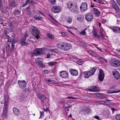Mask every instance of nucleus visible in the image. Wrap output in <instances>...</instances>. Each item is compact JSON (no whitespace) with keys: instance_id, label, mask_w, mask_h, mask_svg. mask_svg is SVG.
<instances>
[{"instance_id":"4","label":"nucleus","mask_w":120,"mask_h":120,"mask_svg":"<svg viewBox=\"0 0 120 120\" xmlns=\"http://www.w3.org/2000/svg\"><path fill=\"white\" fill-rule=\"evenodd\" d=\"M31 54L33 56H37L43 55L44 53L42 48H38L35 49L31 52Z\"/></svg>"},{"instance_id":"31","label":"nucleus","mask_w":120,"mask_h":120,"mask_svg":"<svg viewBox=\"0 0 120 120\" xmlns=\"http://www.w3.org/2000/svg\"><path fill=\"white\" fill-rule=\"evenodd\" d=\"M84 77L86 78H88L90 76V72L89 71L84 72L83 73Z\"/></svg>"},{"instance_id":"54","label":"nucleus","mask_w":120,"mask_h":120,"mask_svg":"<svg viewBox=\"0 0 120 120\" xmlns=\"http://www.w3.org/2000/svg\"><path fill=\"white\" fill-rule=\"evenodd\" d=\"M38 12L42 15H44V13L41 11H38Z\"/></svg>"},{"instance_id":"64","label":"nucleus","mask_w":120,"mask_h":120,"mask_svg":"<svg viewBox=\"0 0 120 120\" xmlns=\"http://www.w3.org/2000/svg\"><path fill=\"white\" fill-rule=\"evenodd\" d=\"M44 71H45V72L46 74L48 73V71L47 70H44Z\"/></svg>"},{"instance_id":"47","label":"nucleus","mask_w":120,"mask_h":120,"mask_svg":"<svg viewBox=\"0 0 120 120\" xmlns=\"http://www.w3.org/2000/svg\"><path fill=\"white\" fill-rule=\"evenodd\" d=\"M116 118L117 120H120V114H118L116 116Z\"/></svg>"},{"instance_id":"60","label":"nucleus","mask_w":120,"mask_h":120,"mask_svg":"<svg viewBox=\"0 0 120 120\" xmlns=\"http://www.w3.org/2000/svg\"><path fill=\"white\" fill-rule=\"evenodd\" d=\"M27 4H28L26 2L25 4H23L22 5V6L23 7H24L25 6H26V5H27Z\"/></svg>"},{"instance_id":"25","label":"nucleus","mask_w":120,"mask_h":120,"mask_svg":"<svg viewBox=\"0 0 120 120\" xmlns=\"http://www.w3.org/2000/svg\"><path fill=\"white\" fill-rule=\"evenodd\" d=\"M8 98H9L8 96H6L5 95H4V98L5 101L4 105V106H6L7 107H8Z\"/></svg>"},{"instance_id":"5","label":"nucleus","mask_w":120,"mask_h":120,"mask_svg":"<svg viewBox=\"0 0 120 120\" xmlns=\"http://www.w3.org/2000/svg\"><path fill=\"white\" fill-rule=\"evenodd\" d=\"M110 64L113 67H117L120 66V62L115 59H111L110 61Z\"/></svg>"},{"instance_id":"24","label":"nucleus","mask_w":120,"mask_h":120,"mask_svg":"<svg viewBox=\"0 0 120 120\" xmlns=\"http://www.w3.org/2000/svg\"><path fill=\"white\" fill-rule=\"evenodd\" d=\"M65 20L67 23H70L72 21L73 17L72 16H67L66 17Z\"/></svg>"},{"instance_id":"49","label":"nucleus","mask_w":120,"mask_h":120,"mask_svg":"<svg viewBox=\"0 0 120 120\" xmlns=\"http://www.w3.org/2000/svg\"><path fill=\"white\" fill-rule=\"evenodd\" d=\"M48 64L50 66H52L54 65L53 63V62H49L48 63Z\"/></svg>"},{"instance_id":"27","label":"nucleus","mask_w":120,"mask_h":120,"mask_svg":"<svg viewBox=\"0 0 120 120\" xmlns=\"http://www.w3.org/2000/svg\"><path fill=\"white\" fill-rule=\"evenodd\" d=\"M14 113L15 115L16 116H17L19 115L20 112L19 110L16 108L14 107L13 109Z\"/></svg>"},{"instance_id":"63","label":"nucleus","mask_w":120,"mask_h":120,"mask_svg":"<svg viewBox=\"0 0 120 120\" xmlns=\"http://www.w3.org/2000/svg\"><path fill=\"white\" fill-rule=\"evenodd\" d=\"M71 106H70V105L69 104H68L67 105V108H70V107H71Z\"/></svg>"},{"instance_id":"37","label":"nucleus","mask_w":120,"mask_h":120,"mask_svg":"<svg viewBox=\"0 0 120 120\" xmlns=\"http://www.w3.org/2000/svg\"><path fill=\"white\" fill-rule=\"evenodd\" d=\"M88 52L89 53V54H90L93 55L94 56H96V54H95V53L92 51L91 50H89L88 51Z\"/></svg>"},{"instance_id":"56","label":"nucleus","mask_w":120,"mask_h":120,"mask_svg":"<svg viewBox=\"0 0 120 120\" xmlns=\"http://www.w3.org/2000/svg\"><path fill=\"white\" fill-rule=\"evenodd\" d=\"M49 17H50V18H51V19H53V20H54V17H53L52 15H49Z\"/></svg>"},{"instance_id":"17","label":"nucleus","mask_w":120,"mask_h":120,"mask_svg":"<svg viewBox=\"0 0 120 120\" xmlns=\"http://www.w3.org/2000/svg\"><path fill=\"white\" fill-rule=\"evenodd\" d=\"M65 42L63 41H60L59 42L57 45V47L59 48L64 50V49L65 47Z\"/></svg>"},{"instance_id":"34","label":"nucleus","mask_w":120,"mask_h":120,"mask_svg":"<svg viewBox=\"0 0 120 120\" xmlns=\"http://www.w3.org/2000/svg\"><path fill=\"white\" fill-rule=\"evenodd\" d=\"M47 36L49 38L52 39H54V36L50 33L48 34H47Z\"/></svg>"},{"instance_id":"13","label":"nucleus","mask_w":120,"mask_h":120,"mask_svg":"<svg viewBox=\"0 0 120 120\" xmlns=\"http://www.w3.org/2000/svg\"><path fill=\"white\" fill-rule=\"evenodd\" d=\"M109 28L112 29L113 31L116 33H120V27L117 26H110Z\"/></svg>"},{"instance_id":"11","label":"nucleus","mask_w":120,"mask_h":120,"mask_svg":"<svg viewBox=\"0 0 120 120\" xmlns=\"http://www.w3.org/2000/svg\"><path fill=\"white\" fill-rule=\"evenodd\" d=\"M80 9L81 11L82 12L86 11L87 9V4L85 2L82 3L80 7Z\"/></svg>"},{"instance_id":"53","label":"nucleus","mask_w":120,"mask_h":120,"mask_svg":"<svg viewBox=\"0 0 120 120\" xmlns=\"http://www.w3.org/2000/svg\"><path fill=\"white\" fill-rule=\"evenodd\" d=\"M116 3L119 5L120 6V0H117Z\"/></svg>"},{"instance_id":"44","label":"nucleus","mask_w":120,"mask_h":120,"mask_svg":"<svg viewBox=\"0 0 120 120\" xmlns=\"http://www.w3.org/2000/svg\"><path fill=\"white\" fill-rule=\"evenodd\" d=\"M99 34L102 38H105V36L101 31L100 32Z\"/></svg>"},{"instance_id":"50","label":"nucleus","mask_w":120,"mask_h":120,"mask_svg":"<svg viewBox=\"0 0 120 120\" xmlns=\"http://www.w3.org/2000/svg\"><path fill=\"white\" fill-rule=\"evenodd\" d=\"M50 1L52 4H54L56 3V0H50Z\"/></svg>"},{"instance_id":"43","label":"nucleus","mask_w":120,"mask_h":120,"mask_svg":"<svg viewBox=\"0 0 120 120\" xmlns=\"http://www.w3.org/2000/svg\"><path fill=\"white\" fill-rule=\"evenodd\" d=\"M15 14L16 15H19L21 14V12L19 10H17L15 11Z\"/></svg>"},{"instance_id":"59","label":"nucleus","mask_w":120,"mask_h":120,"mask_svg":"<svg viewBox=\"0 0 120 120\" xmlns=\"http://www.w3.org/2000/svg\"><path fill=\"white\" fill-rule=\"evenodd\" d=\"M10 47V45L8 44V45H7L6 46V48L7 49H9V47Z\"/></svg>"},{"instance_id":"16","label":"nucleus","mask_w":120,"mask_h":120,"mask_svg":"<svg viewBox=\"0 0 120 120\" xmlns=\"http://www.w3.org/2000/svg\"><path fill=\"white\" fill-rule=\"evenodd\" d=\"M112 7L117 12H119L120 11V9L116 3L113 0L112 1Z\"/></svg>"},{"instance_id":"12","label":"nucleus","mask_w":120,"mask_h":120,"mask_svg":"<svg viewBox=\"0 0 120 120\" xmlns=\"http://www.w3.org/2000/svg\"><path fill=\"white\" fill-rule=\"evenodd\" d=\"M85 18L87 21L90 22L93 20V16L91 13H88L86 15Z\"/></svg>"},{"instance_id":"40","label":"nucleus","mask_w":120,"mask_h":120,"mask_svg":"<svg viewBox=\"0 0 120 120\" xmlns=\"http://www.w3.org/2000/svg\"><path fill=\"white\" fill-rule=\"evenodd\" d=\"M80 44L86 47L87 46V45L86 44L82 41L80 42Z\"/></svg>"},{"instance_id":"41","label":"nucleus","mask_w":120,"mask_h":120,"mask_svg":"<svg viewBox=\"0 0 120 120\" xmlns=\"http://www.w3.org/2000/svg\"><path fill=\"white\" fill-rule=\"evenodd\" d=\"M44 112H40L41 114L40 115V116L39 118H43L44 117Z\"/></svg>"},{"instance_id":"1","label":"nucleus","mask_w":120,"mask_h":120,"mask_svg":"<svg viewBox=\"0 0 120 120\" xmlns=\"http://www.w3.org/2000/svg\"><path fill=\"white\" fill-rule=\"evenodd\" d=\"M67 6L71 12L75 14L78 13V9L76 4H73L71 2H69L67 3Z\"/></svg>"},{"instance_id":"48","label":"nucleus","mask_w":120,"mask_h":120,"mask_svg":"<svg viewBox=\"0 0 120 120\" xmlns=\"http://www.w3.org/2000/svg\"><path fill=\"white\" fill-rule=\"evenodd\" d=\"M95 95L96 96L99 97L100 96L102 95V94L100 93H97Z\"/></svg>"},{"instance_id":"57","label":"nucleus","mask_w":120,"mask_h":120,"mask_svg":"<svg viewBox=\"0 0 120 120\" xmlns=\"http://www.w3.org/2000/svg\"><path fill=\"white\" fill-rule=\"evenodd\" d=\"M94 118L96 119H97L98 120H99V116H95Z\"/></svg>"},{"instance_id":"8","label":"nucleus","mask_w":120,"mask_h":120,"mask_svg":"<svg viewBox=\"0 0 120 120\" xmlns=\"http://www.w3.org/2000/svg\"><path fill=\"white\" fill-rule=\"evenodd\" d=\"M8 108L6 106H4L3 111V113L2 115V117L4 119L8 117Z\"/></svg>"},{"instance_id":"2","label":"nucleus","mask_w":120,"mask_h":120,"mask_svg":"<svg viewBox=\"0 0 120 120\" xmlns=\"http://www.w3.org/2000/svg\"><path fill=\"white\" fill-rule=\"evenodd\" d=\"M31 28L32 29V33L33 35L35 36L37 39H39L40 38L39 36L40 33L37 27L33 26H31Z\"/></svg>"},{"instance_id":"7","label":"nucleus","mask_w":120,"mask_h":120,"mask_svg":"<svg viewBox=\"0 0 120 120\" xmlns=\"http://www.w3.org/2000/svg\"><path fill=\"white\" fill-rule=\"evenodd\" d=\"M88 91L92 92H98L100 91L99 88L96 86H93L87 89Z\"/></svg>"},{"instance_id":"14","label":"nucleus","mask_w":120,"mask_h":120,"mask_svg":"<svg viewBox=\"0 0 120 120\" xmlns=\"http://www.w3.org/2000/svg\"><path fill=\"white\" fill-rule=\"evenodd\" d=\"M60 76L63 78H67L69 77V74L66 71H61L60 72Z\"/></svg>"},{"instance_id":"46","label":"nucleus","mask_w":120,"mask_h":120,"mask_svg":"<svg viewBox=\"0 0 120 120\" xmlns=\"http://www.w3.org/2000/svg\"><path fill=\"white\" fill-rule=\"evenodd\" d=\"M98 59L101 62H103L104 61V58L101 57H99L98 58Z\"/></svg>"},{"instance_id":"30","label":"nucleus","mask_w":120,"mask_h":120,"mask_svg":"<svg viewBox=\"0 0 120 120\" xmlns=\"http://www.w3.org/2000/svg\"><path fill=\"white\" fill-rule=\"evenodd\" d=\"M92 32L94 37H97L98 38H99L100 37V36L97 34L96 30L94 29V30L92 31Z\"/></svg>"},{"instance_id":"6","label":"nucleus","mask_w":120,"mask_h":120,"mask_svg":"<svg viewBox=\"0 0 120 120\" xmlns=\"http://www.w3.org/2000/svg\"><path fill=\"white\" fill-rule=\"evenodd\" d=\"M37 96L38 98L41 100L42 103L45 102L48 98H47L45 97L44 95L41 93L38 94Z\"/></svg>"},{"instance_id":"45","label":"nucleus","mask_w":120,"mask_h":120,"mask_svg":"<svg viewBox=\"0 0 120 120\" xmlns=\"http://www.w3.org/2000/svg\"><path fill=\"white\" fill-rule=\"evenodd\" d=\"M24 34V37L23 38H25L26 39L27 37L28 36V34L26 32H25Z\"/></svg>"},{"instance_id":"3","label":"nucleus","mask_w":120,"mask_h":120,"mask_svg":"<svg viewBox=\"0 0 120 120\" xmlns=\"http://www.w3.org/2000/svg\"><path fill=\"white\" fill-rule=\"evenodd\" d=\"M11 37L10 36L8 39V42L10 41L12 47L9 50L10 52H12L15 49V44L17 42L15 40H14L15 37L13 34L11 35Z\"/></svg>"},{"instance_id":"38","label":"nucleus","mask_w":120,"mask_h":120,"mask_svg":"<svg viewBox=\"0 0 120 120\" xmlns=\"http://www.w3.org/2000/svg\"><path fill=\"white\" fill-rule=\"evenodd\" d=\"M77 18L80 21L83 20L84 19L83 17L80 15Z\"/></svg>"},{"instance_id":"26","label":"nucleus","mask_w":120,"mask_h":120,"mask_svg":"<svg viewBox=\"0 0 120 120\" xmlns=\"http://www.w3.org/2000/svg\"><path fill=\"white\" fill-rule=\"evenodd\" d=\"M26 39L25 38H22V39L20 40V44L24 46H27L28 45V44L27 42H26Z\"/></svg>"},{"instance_id":"21","label":"nucleus","mask_w":120,"mask_h":120,"mask_svg":"<svg viewBox=\"0 0 120 120\" xmlns=\"http://www.w3.org/2000/svg\"><path fill=\"white\" fill-rule=\"evenodd\" d=\"M93 13L98 17L100 16L101 13L100 11L97 8H93Z\"/></svg>"},{"instance_id":"15","label":"nucleus","mask_w":120,"mask_h":120,"mask_svg":"<svg viewBox=\"0 0 120 120\" xmlns=\"http://www.w3.org/2000/svg\"><path fill=\"white\" fill-rule=\"evenodd\" d=\"M52 11L54 13H57L60 12L61 10V8L59 7L55 6L52 7Z\"/></svg>"},{"instance_id":"36","label":"nucleus","mask_w":120,"mask_h":120,"mask_svg":"<svg viewBox=\"0 0 120 120\" xmlns=\"http://www.w3.org/2000/svg\"><path fill=\"white\" fill-rule=\"evenodd\" d=\"M51 79H49L47 80L48 82L50 83L53 84L55 83V82L54 80H51Z\"/></svg>"},{"instance_id":"62","label":"nucleus","mask_w":120,"mask_h":120,"mask_svg":"<svg viewBox=\"0 0 120 120\" xmlns=\"http://www.w3.org/2000/svg\"><path fill=\"white\" fill-rule=\"evenodd\" d=\"M98 3L100 4H101L102 2L100 0H98Z\"/></svg>"},{"instance_id":"58","label":"nucleus","mask_w":120,"mask_h":120,"mask_svg":"<svg viewBox=\"0 0 120 120\" xmlns=\"http://www.w3.org/2000/svg\"><path fill=\"white\" fill-rule=\"evenodd\" d=\"M82 61H79L78 62V64L80 65L82 64Z\"/></svg>"},{"instance_id":"22","label":"nucleus","mask_w":120,"mask_h":120,"mask_svg":"<svg viewBox=\"0 0 120 120\" xmlns=\"http://www.w3.org/2000/svg\"><path fill=\"white\" fill-rule=\"evenodd\" d=\"M112 73L114 77L116 79H118L119 78L120 75L117 71H114L112 72Z\"/></svg>"},{"instance_id":"33","label":"nucleus","mask_w":120,"mask_h":120,"mask_svg":"<svg viewBox=\"0 0 120 120\" xmlns=\"http://www.w3.org/2000/svg\"><path fill=\"white\" fill-rule=\"evenodd\" d=\"M104 101H95L94 103L98 105H101L103 104V102H104Z\"/></svg>"},{"instance_id":"51","label":"nucleus","mask_w":120,"mask_h":120,"mask_svg":"<svg viewBox=\"0 0 120 120\" xmlns=\"http://www.w3.org/2000/svg\"><path fill=\"white\" fill-rule=\"evenodd\" d=\"M66 99H76L75 98L72 97H69L67 98Z\"/></svg>"},{"instance_id":"35","label":"nucleus","mask_w":120,"mask_h":120,"mask_svg":"<svg viewBox=\"0 0 120 120\" xmlns=\"http://www.w3.org/2000/svg\"><path fill=\"white\" fill-rule=\"evenodd\" d=\"M86 29V28L84 30H82L81 32H80L79 34L81 35H85L86 33V32L85 31Z\"/></svg>"},{"instance_id":"42","label":"nucleus","mask_w":120,"mask_h":120,"mask_svg":"<svg viewBox=\"0 0 120 120\" xmlns=\"http://www.w3.org/2000/svg\"><path fill=\"white\" fill-rule=\"evenodd\" d=\"M51 51L53 52H58V50L57 49H54L51 50Z\"/></svg>"},{"instance_id":"19","label":"nucleus","mask_w":120,"mask_h":120,"mask_svg":"<svg viewBox=\"0 0 120 120\" xmlns=\"http://www.w3.org/2000/svg\"><path fill=\"white\" fill-rule=\"evenodd\" d=\"M65 47L64 49V51L68 50L71 48L72 45L71 44L66 42H65Z\"/></svg>"},{"instance_id":"23","label":"nucleus","mask_w":120,"mask_h":120,"mask_svg":"<svg viewBox=\"0 0 120 120\" xmlns=\"http://www.w3.org/2000/svg\"><path fill=\"white\" fill-rule=\"evenodd\" d=\"M90 112V109L87 107L86 108V109L82 110L81 111L83 115H86V114H88Z\"/></svg>"},{"instance_id":"28","label":"nucleus","mask_w":120,"mask_h":120,"mask_svg":"<svg viewBox=\"0 0 120 120\" xmlns=\"http://www.w3.org/2000/svg\"><path fill=\"white\" fill-rule=\"evenodd\" d=\"M97 70V68L96 67L93 68L91 70L89 71V72H90V75L91 76L93 75L95 71Z\"/></svg>"},{"instance_id":"39","label":"nucleus","mask_w":120,"mask_h":120,"mask_svg":"<svg viewBox=\"0 0 120 120\" xmlns=\"http://www.w3.org/2000/svg\"><path fill=\"white\" fill-rule=\"evenodd\" d=\"M34 18L36 20H40L41 19V17L38 16L37 15H35Z\"/></svg>"},{"instance_id":"61","label":"nucleus","mask_w":120,"mask_h":120,"mask_svg":"<svg viewBox=\"0 0 120 120\" xmlns=\"http://www.w3.org/2000/svg\"><path fill=\"white\" fill-rule=\"evenodd\" d=\"M8 32L6 30H5L4 31V33L5 35H7V33Z\"/></svg>"},{"instance_id":"52","label":"nucleus","mask_w":120,"mask_h":120,"mask_svg":"<svg viewBox=\"0 0 120 120\" xmlns=\"http://www.w3.org/2000/svg\"><path fill=\"white\" fill-rule=\"evenodd\" d=\"M51 56V54L50 53H48L47 56V58H50V56Z\"/></svg>"},{"instance_id":"20","label":"nucleus","mask_w":120,"mask_h":120,"mask_svg":"<svg viewBox=\"0 0 120 120\" xmlns=\"http://www.w3.org/2000/svg\"><path fill=\"white\" fill-rule=\"evenodd\" d=\"M69 71L71 74L73 76H76L78 74V72L77 70L73 69H70Z\"/></svg>"},{"instance_id":"10","label":"nucleus","mask_w":120,"mask_h":120,"mask_svg":"<svg viewBox=\"0 0 120 120\" xmlns=\"http://www.w3.org/2000/svg\"><path fill=\"white\" fill-rule=\"evenodd\" d=\"M18 84L20 88L23 89L26 87V83L25 80L21 81L19 80L18 81Z\"/></svg>"},{"instance_id":"9","label":"nucleus","mask_w":120,"mask_h":120,"mask_svg":"<svg viewBox=\"0 0 120 120\" xmlns=\"http://www.w3.org/2000/svg\"><path fill=\"white\" fill-rule=\"evenodd\" d=\"M35 61L36 63L40 66L43 68L45 67V65L42 63L43 60L42 59L39 58H36L35 60Z\"/></svg>"},{"instance_id":"55","label":"nucleus","mask_w":120,"mask_h":120,"mask_svg":"<svg viewBox=\"0 0 120 120\" xmlns=\"http://www.w3.org/2000/svg\"><path fill=\"white\" fill-rule=\"evenodd\" d=\"M61 33L62 34V36H64V35H66L65 33L64 32H62Z\"/></svg>"},{"instance_id":"18","label":"nucleus","mask_w":120,"mask_h":120,"mask_svg":"<svg viewBox=\"0 0 120 120\" xmlns=\"http://www.w3.org/2000/svg\"><path fill=\"white\" fill-rule=\"evenodd\" d=\"M99 73L98 76L99 79L100 81H102L103 80L104 77V74L103 70L102 69H100Z\"/></svg>"},{"instance_id":"29","label":"nucleus","mask_w":120,"mask_h":120,"mask_svg":"<svg viewBox=\"0 0 120 120\" xmlns=\"http://www.w3.org/2000/svg\"><path fill=\"white\" fill-rule=\"evenodd\" d=\"M17 5V4L15 3L14 1L13 0L9 4V6L11 7H15Z\"/></svg>"},{"instance_id":"32","label":"nucleus","mask_w":120,"mask_h":120,"mask_svg":"<svg viewBox=\"0 0 120 120\" xmlns=\"http://www.w3.org/2000/svg\"><path fill=\"white\" fill-rule=\"evenodd\" d=\"M120 92V90H118L117 91H112L111 90H110L108 91V93L109 94L117 93Z\"/></svg>"}]
</instances>
